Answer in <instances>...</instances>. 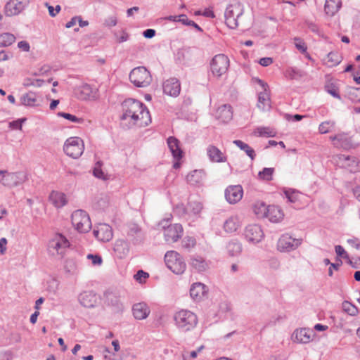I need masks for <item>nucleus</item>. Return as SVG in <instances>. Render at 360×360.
<instances>
[{"label":"nucleus","mask_w":360,"mask_h":360,"mask_svg":"<svg viewBox=\"0 0 360 360\" xmlns=\"http://www.w3.org/2000/svg\"><path fill=\"white\" fill-rule=\"evenodd\" d=\"M122 121H128V127L136 125L139 127L148 126L151 117L147 107L141 101L127 98L122 103Z\"/></svg>","instance_id":"obj_1"},{"label":"nucleus","mask_w":360,"mask_h":360,"mask_svg":"<svg viewBox=\"0 0 360 360\" xmlns=\"http://www.w3.org/2000/svg\"><path fill=\"white\" fill-rule=\"evenodd\" d=\"M174 320L177 328L184 333L193 330L198 324L196 314L187 309L176 311L174 315Z\"/></svg>","instance_id":"obj_2"},{"label":"nucleus","mask_w":360,"mask_h":360,"mask_svg":"<svg viewBox=\"0 0 360 360\" xmlns=\"http://www.w3.org/2000/svg\"><path fill=\"white\" fill-rule=\"evenodd\" d=\"M244 12L243 5L240 2H234L226 7L224 13L225 22L231 29L238 27V20Z\"/></svg>","instance_id":"obj_3"},{"label":"nucleus","mask_w":360,"mask_h":360,"mask_svg":"<svg viewBox=\"0 0 360 360\" xmlns=\"http://www.w3.org/2000/svg\"><path fill=\"white\" fill-rule=\"evenodd\" d=\"M129 79L137 87H146L151 83L152 77L145 67H137L131 71Z\"/></svg>","instance_id":"obj_4"},{"label":"nucleus","mask_w":360,"mask_h":360,"mask_svg":"<svg viewBox=\"0 0 360 360\" xmlns=\"http://www.w3.org/2000/svg\"><path fill=\"white\" fill-rule=\"evenodd\" d=\"M72 224L80 233L89 232L91 228V222L89 214L82 210L75 211L71 216Z\"/></svg>","instance_id":"obj_5"},{"label":"nucleus","mask_w":360,"mask_h":360,"mask_svg":"<svg viewBox=\"0 0 360 360\" xmlns=\"http://www.w3.org/2000/svg\"><path fill=\"white\" fill-rule=\"evenodd\" d=\"M169 219H165L159 224V226L164 229L165 239L167 243L176 242L182 236L183 227L179 224L167 225Z\"/></svg>","instance_id":"obj_6"},{"label":"nucleus","mask_w":360,"mask_h":360,"mask_svg":"<svg viewBox=\"0 0 360 360\" xmlns=\"http://www.w3.org/2000/svg\"><path fill=\"white\" fill-rule=\"evenodd\" d=\"M83 141L79 137H70L66 140L63 146L65 154L72 158H78L84 152Z\"/></svg>","instance_id":"obj_7"},{"label":"nucleus","mask_w":360,"mask_h":360,"mask_svg":"<svg viewBox=\"0 0 360 360\" xmlns=\"http://www.w3.org/2000/svg\"><path fill=\"white\" fill-rule=\"evenodd\" d=\"M69 246L68 240L62 234H57L49 241V250L52 255L57 254L63 257Z\"/></svg>","instance_id":"obj_8"},{"label":"nucleus","mask_w":360,"mask_h":360,"mask_svg":"<svg viewBox=\"0 0 360 360\" xmlns=\"http://www.w3.org/2000/svg\"><path fill=\"white\" fill-rule=\"evenodd\" d=\"M210 67L213 75L220 77L227 72L229 67V59L224 54L216 55L211 61Z\"/></svg>","instance_id":"obj_9"},{"label":"nucleus","mask_w":360,"mask_h":360,"mask_svg":"<svg viewBox=\"0 0 360 360\" xmlns=\"http://www.w3.org/2000/svg\"><path fill=\"white\" fill-rule=\"evenodd\" d=\"M302 243V238H294L288 233H285L279 238L277 243V249L280 252H289L296 250Z\"/></svg>","instance_id":"obj_10"},{"label":"nucleus","mask_w":360,"mask_h":360,"mask_svg":"<svg viewBox=\"0 0 360 360\" xmlns=\"http://www.w3.org/2000/svg\"><path fill=\"white\" fill-rule=\"evenodd\" d=\"M164 259L169 270H183L186 268L183 257L176 251L167 252Z\"/></svg>","instance_id":"obj_11"},{"label":"nucleus","mask_w":360,"mask_h":360,"mask_svg":"<svg viewBox=\"0 0 360 360\" xmlns=\"http://www.w3.org/2000/svg\"><path fill=\"white\" fill-rule=\"evenodd\" d=\"M257 82L262 86V91L258 94L257 107L263 111L269 110L271 108V100L268 84L262 79L257 78Z\"/></svg>","instance_id":"obj_12"},{"label":"nucleus","mask_w":360,"mask_h":360,"mask_svg":"<svg viewBox=\"0 0 360 360\" xmlns=\"http://www.w3.org/2000/svg\"><path fill=\"white\" fill-rule=\"evenodd\" d=\"M27 180V174L24 172H8L1 179V184L7 187H15L22 184Z\"/></svg>","instance_id":"obj_13"},{"label":"nucleus","mask_w":360,"mask_h":360,"mask_svg":"<svg viewBox=\"0 0 360 360\" xmlns=\"http://www.w3.org/2000/svg\"><path fill=\"white\" fill-rule=\"evenodd\" d=\"M28 4L29 0H10L5 6V15L6 16L16 15L21 13Z\"/></svg>","instance_id":"obj_14"},{"label":"nucleus","mask_w":360,"mask_h":360,"mask_svg":"<svg viewBox=\"0 0 360 360\" xmlns=\"http://www.w3.org/2000/svg\"><path fill=\"white\" fill-rule=\"evenodd\" d=\"M244 236L248 241L257 243L263 238L264 233L260 226L250 224L245 227Z\"/></svg>","instance_id":"obj_15"},{"label":"nucleus","mask_w":360,"mask_h":360,"mask_svg":"<svg viewBox=\"0 0 360 360\" xmlns=\"http://www.w3.org/2000/svg\"><path fill=\"white\" fill-rule=\"evenodd\" d=\"M94 236L101 241L108 242L112 238V229L107 224H99L94 229Z\"/></svg>","instance_id":"obj_16"},{"label":"nucleus","mask_w":360,"mask_h":360,"mask_svg":"<svg viewBox=\"0 0 360 360\" xmlns=\"http://www.w3.org/2000/svg\"><path fill=\"white\" fill-rule=\"evenodd\" d=\"M335 147L349 150L354 148V143L347 134H338L330 137Z\"/></svg>","instance_id":"obj_17"},{"label":"nucleus","mask_w":360,"mask_h":360,"mask_svg":"<svg viewBox=\"0 0 360 360\" xmlns=\"http://www.w3.org/2000/svg\"><path fill=\"white\" fill-rule=\"evenodd\" d=\"M243 194V188L240 185L229 186L225 190V198L230 204H235L240 200Z\"/></svg>","instance_id":"obj_18"},{"label":"nucleus","mask_w":360,"mask_h":360,"mask_svg":"<svg viewBox=\"0 0 360 360\" xmlns=\"http://www.w3.org/2000/svg\"><path fill=\"white\" fill-rule=\"evenodd\" d=\"M75 94L79 99L91 100L95 98L96 91L89 84H82L75 89Z\"/></svg>","instance_id":"obj_19"},{"label":"nucleus","mask_w":360,"mask_h":360,"mask_svg":"<svg viewBox=\"0 0 360 360\" xmlns=\"http://www.w3.org/2000/svg\"><path fill=\"white\" fill-rule=\"evenodd\" d=\"M163 91L171 96H177L181 91L180 82L176 78H170L163 83Z\"/></svg>","instance_id":"obj_20"},{"label":"nucleus","mask_w":360,"mask_h":360,"mask_svg":"<svg viewBox=\"0 0 360 360\" xmlns=\"http://www.w3.org/2000/svg\"><path fill=\"white\" fill-rule=\"evenodd\" d=\"M98 300L96 294L93 291H84L79 295L78 301L84 307H94Z\"/></svg>","instance_id":"obj_21"},{"label":"nucleus","mask_w":360,"mask_h":360,"mask_svg":"<svg viewBox=\"0 0 360 360\" xmlns=\"http://www.w3.org/2000/svg\"><path fill=\"white\" fill-rule=\"evenodd\" d=\"M339 160L342 163V166L347 167L351 172L355 173L360 171V162L356 158L340 155Z\"/></svg>","instance_id":"obj_22"},{"label":"nucleus","mask_w":360,"mask_h":360,"mask_svg":"<svg viewBox=\"0 0 360 360\" xmlns=\"http://www.w3.org/2000/svg\"><path fill=\"white\" fill-rule=\"evenodd\" d=\"M266 217L268 219L273 223H278L281 221L284 217V213L282 209L276 205H269L266 210Z\"/></svg>","instance_id":"obj_23"},{"label":"nucleus","mask_w":360,"mask_h":360,"mask_svg":"<svg viewBox=\"0 0 360 360\" xmlns=\"http://www.w3.org/2000/svg\"><path fill=\"white\" fill-rule=\"evenodd\" d=\"M132 311L136 319L143 320L148 316L150 310L146 303L139 302L133 305Z\"/></svg>","instance_id":"obj_24"},{"label":"nucleus","mask_w":360,"mask_h":360,"mask_svg":"<svg viewBox=\"0 0 360 360\" xmlns=\"http://www.w3.org/2000/svg\"><path fill=\"white\" fill-rule=\"evenodd\" d=\"M312 333L313 331L309 329L301 328L294 331L292 338L295 342L306 344L311 341Z\"/></svg>","instance_id":"obj_25"},{"label":"nucleus","mask_w":360,"mask_h":360,"mask_svg":"<svg viewBox=\"0 0 360 360\" xmlns=\"http://www.w3.org/2000/svg\"><path fill=\"white\" fill-rule=\"evenodd\" d=\"M217 118L224 123H226L232 120V108L229 104H224L219 107L216 112Z\"/></svg>","instance_id":"obj_26"},{"label":"nucleus","mask_w":360,"mask_h":360,"mask_svg":"<svg viewBox=\"0 0 360 360\" xmlns=\"http://www.w3.org/2000/svg\"><path fill=\"white\" fill-rule=\"evenodd\" d=\"M207 154L213 162H224L227 160L226 157L223 153L216 146L210 145L207 148Z\"/></svg>","instance_id":"obj_27"},{"label":"nucleus","mask_w":360,"mask_h":360,"mask_svg":"<svg viewBox=\"0 0 360 360\" xmlns=\"http://www.w3.org/2000/svg\"><path fill=\"white\" fill-rule=\"evenodd\" d=\"M114 251L118 257L123 258L129 253V245L124 240H117L114 245Z\"/></svg>","instance_id":"obj_28"},{"label":"nucleus","mask_w":360,"mask_h":360,"mask_svg":"<svg viewBox=\"0 0 360 360\" xmlns=\"http://www.w3.org/2000/svg\"><path fill=\"white\" fill-rule=\"evenodd\" d=\"M167 144L172 155L176 160H180L182 158V150L179 147V141L174 136H170L167 139Z\"/></svg>","instance_id":"obj_29"},{"label":"nucleus","mask_w":360,"mask_h":360,"mask_svg":"<svg viewBox=\"0 0 360 360\" xmlns=\"http://www.w3.org/2000/svg\"><path fill=\"white\" fill-rule=\"evenodd\" d=\"M206 286L201 283H193L190 288V295L195 301L201 300L202 297L206 292Z\"/></svg>","instance_id":"obj_30"},{"label":"nucleus","mask_w":360,"mask_h":360,"mask_svg":"<svg viewBox=\"0 0 360 360\" xmlns=\"http://www.w3.org/2000/svg\"><path fill=\"white\" fill-rule=\"evenodd\" d=\"M188 217H200L203 209L202 203L197 200H190L187 203Z\"/></svg>","instance_id":"obj_31"},{"label":"nucleus","mask_w":360,"mask_h":360,"mask_svg":"<svg viewBox=\"0 0 360 360\" xmlns=\"http://www.w3.org/2000/svg\"><path fill=\"white\" fill-rule=\"evenodd\" d=\"M341 0H326L324 11L328 15H334L340 8Z\"/></svg>","instance_id":"obj_32"},{"label":"nucleus","mask_w":360,"mask_h":360,"mask_svg":"<svg viewBox=\"0 0 360 360\" xmlns=\"http://www.w3.org/2000/svg\"><path fill=\"white\" fill-rule=\"evenodd\" d=\"M189 264L191 267L198 270H205L210 268L208 262L199 255L192 256L190 259Z\"/></svg>","instance_id":"obj_33"},{"label":"nucleus","mask_w":360,"mask_h":360,"mask_svg":"<svg viewBox=\"0 0 360 360\" xmlns=\"http://www.w3.org/2000/svg\"><path fill=\"white\" fill-rule=\"evenodd\" d=\"M49 200L56 207H62L67 203L65 195L58 191H52Z\"/></svg>","instance_id":"obj_34"},{"label":"nucleus","mask_w":360,"mask_h":360,"mask_svg":"<svg viewBox=\"0 0 360 360\" xmlns=\"http://www.w3.org/2000/svg\"><path fill=\"white\" fill-rule=\"evenodd\" d=\"M129 237H133L134 243H139L142 239V232L141 228L136 224L129 225L127 232Z\"/></svg>","instance_id":"obj_35"},{"label":"nucleus","mask_w":360,"mask_h":360,"mask_svg":"<svg viewBox=\"0 0 360 360\" xmlns=\"http://www.w3.org/2000/svg\"><path fill=\"white\" fill-rule=\"evenodd\" d=\"M104 296L108 304L118 306L120 304V295L117 290H108L105 292Z\"/></svg>","instance_id":"obj_36"},{"label":"nucleus","mask_w":360,"mask_h":360,"mask_svg":"<svg viewBox=\"0 0 360 360\" xmlns=\"http://www.w3.org/2000/svg\"><path fill=\"white\" fill-rule=\"evenodd\" d=\"M238 219L236 217H231L224 224V231L227 233H233L239 227Z\"/></svg>","instance_id":"obj_37"},{"label":"nucleus","mask_w":360,"mask_h":360,"mask_svg":"<svg viewBox=\"0 0 360 360\" xmlns=\"http://www.w3.org/2000/svg\"><path fill=\"white\" fill-rule=\"evenodd\" d=\"M226 248L231 256H236L241 252L242 245L238 241L232 240L228 243Z\"/></svg>","instance_id":"obj_38"},{"label":"nucleus","mask_w":360,"mask_h":360,"mask_svg":"<svg viewBox=\"0 0 360 360\" xmlns=\"http://www.w3.org/2000/svg\"><path fill=\"white\" fill-rule=\"evenodd\" d=\"M268 208L269 205L263 202H257L253 205L254 212L258 218H266Z\"/></svg>","instance_id":"obj_39"},{"label":"nucleus","mask_w":360,"mask_h":360,"mask_svg":"<svg viewBox=\"0 0 360 360\" xmlns=\"http://www.w3.org/2000/svg\"><path fill=\"white\" fill-rule=\"evenodd\" d=\"M233 143L236 145L240 149L245 151L247 155H248L252 160H255L256 153L254 149L252 148L248 144L240 140H235Z\"/></svg>","instance_id":"obj_40"},{"label":"nucleus","mask_w":360,"mask_h":360,"mask_svg":"<svg viewBox=\"0 0 360 360\" xmlns=\"http://www.w3.org/2000/svg\"><path fill=\"white\" fill-rule=\"evenodd\" d=\"M186 180L191 185L198 184L202 181V173L201 171L194 170L187 175Z\"/></svg>","instance_id":"obj_41"},{"label":"nucleus","mask_w":360,"mask_h":360,"mask_svg":"<svg viewBox=\"0 0 360 360\" xmlns=\"http://www.w3.org/2000/svg\"><path fill=\"white\" fill-rule=\"evenodd\" d=\"M15 41V37L8 32L0 34V47H6L11 45Z\"/></svg>","instance_id":"obj_42"},{"label":"nucleus","mask_w":360,"mask_h":360,"mask_svg":"<svg viewBox=\"0 0 360 360\" xmlns=\"http://www.w3.org/2000/svg\"><path fill=\"white\" fill-rule=\"evenodd\" d=\"M22 105L33 106L37 101V96L34 92L30 91L22 96L20 98Z\"/></svg>","instance_id":"obj_43"},{"label":"nucleus","mask_w":360,"mask_h":360,"mask_svg":"<svg viewBox=\"0 0 360 360\" xmlns=\"http://www.w3.org/2000/svg\"><path fill=\"white\" fill-rule=\"evenodd\" d=\"M342 307L345 312L352 316H356L359 312V309L354 304L347 300L342 302Z\"/></svg>","instance_id":"obj_44"},{"label":"nucleus","mask_w":360,"mask_h":360,"mask_svg":"<svg viewBox=\"0 0 360 360\" xmlns=\"http://www.w3.org/2000/svg\"><path fill=\"white\" fill-rule=\"evenodd\" d=\"M286 73L290 79L297 80L306 76V72L304 71L296 68H290L287 70Z\"/></svg>","instance_id":"obj_45"},{"label":"nucleus","mask_w":360,"mask_h":360,"mask_svg":"<svg viewBox=\"0 0 360 360\" xmlns=\"http://www.w3.org/2000/svg\"><path fill=\"white\" fill-rule=\"evenodd\" d=\"M174 213L179 217L186 218L188 217L187 205L185 206L183 203L176 205L174 208Z\"/></svg>","instance_id":"obj_46"},{"label":"nucleus","mask_w":360,"mask_h":360,"mask_svg":"<svg viewBox=\"0 0 360 360\" xmlns=\"http://www.w3.org/2000/svg\"><path fill=\"white\" fill-rule=\"evenodd\" d=\"M335 123L333 121L323 122L319 127V131L321 134H326L335 127Z\"/></svg>","instance_id":"obj_47"},{"label":"nucleus","mask_w":360,"mask_h":360,"mask_svg":"<svg viewBox=\"0 0 360 360\" xmlns=\"http://www.w3.org/2000/svg\"><path fill=\"white\" fill-rule=\"evenodd\" d=\"M58 115L59 117H63V118L68 120L75 123H83L84 122V119L79 118L77 116L70 114V113H68V112H60L58 113Z\"/></svg>","instance_id":"obj_48"},{"label":"nucleus","mask_w":360,"mask_h":360,"mask_svg":"<svg viewBox=\"0 0 360 360\" xmlns=\"http://www.w3.org/2000/svg\"><path fill=\"white\" fill-rule=\"evenodd\" d=\"M196 244L195 238L191 236L185 237L181 241L182 248L190 250L193 248Z\"/></svg>","instance_id":"obj_49"},{"label":"nucleus","mask_w":360,"mask_h":360,"mask_svg":"<svg viewBox=\"0 0 360 360\" xmlns=\"http://www.w3.org/2000/svg\"><path fill=\"white\" fill-rule=\"evenodd\" d=\"M274 172V168H264L262 171L259 172V176L261 179L266 181L272 179V175Z\"/></svg>","instance_id":"obj_50"},{"label":"nucleus","mask_w":360,"mask_h":360,"mask_svg":"<svg viewBox=\"0 0 360 360\" xmlns=\"http://www.w3.org/2000/svg\"><path fill=\"white\" fill-rule=\"evenodd\" d=\"M326 91L334 98L341 100V96L338 93V88L333 84H328L325 86Z\"/></svg>","instance_id":"obj_51"},{"label":"nucleus","mask_w":360,"mask_h":360,"mask_svg":"<svg viewBox=\"0 0 360 360\" xmlns=\"http://www.w3.org/2000/svg\"><path fill=\"white\" fill-rule=\"evenodd\" d=\"M348 97L353 103H360V88L352 89L349 92Z\"/></svg>","instance_id":"obj_52"},{"label":"nucleus","mask_w":360,"mask_h":360,"mask_svg":"<svg viewBox=\"0 0 360 360\" xmlns=\"http://www.w3.org/2000/svg\"><path fill=\"white\" fill-rule=\"evenodd\" d=\"M285 195L290 202H295L298 200L300 193L294 190H287L285 191Z\"/></svg>","instance_id":"obj_53"},{"label":"nucleus","mask_w":360,"mask_h":360,"mask_svg":"<svg viewBox=\"0 0 360 360\" xmlns=\"http://www.w3.org/2000/svg\"><path fill=\"white\" fill-rule=\"evenodd\" d=\"M327 58L328 62L330 63V65L331 66L337 65L340 63V56L337 53L330 52L327 55Z\"/></svg>","instance_id":"obj_54"},{"label":"nucleus","mask_w":360,"mask_h":360,"mask_svg":"<svg viewBox=\"0 0 360 360\" xmlns=\"http://www.w3.org/2000/svg\"><path fill=\"white\" fill-rule=\"evenodd\" d=\"M148 278H149L148 271H136V274L134 275V278L139 283H145Z\"/></svg>","instance_id":"obj_55"},{"label":"nucleus","mask_w":360,"mask_h":360,"mask_svg":"<svg viewBox=\"0 0 360 360\" xmlns=\"http://www.w3.org/2000/svg\"><path fill=\"white\" fill-rule=\"evenodd\" d=\"M86 259L90 260L94 266H101L103 262L102 257L99 255L89 254L86 256Z\"/></svg>","instance_id":"obj_56"},{"label":"nucleus","mask_w":360,"mask_h":360,"mask_svg":"<svg viewBox=\"0 0 360 360\" xmlns=\"http://www.w3.org/2000/svg\"><path fill=\"white\" fill-rule=\"evenodd\" d=\"M335 252L338 255V257H340L345 260V262H347V260L349 258V255L347 252L345 250L342 246L341 245H335Z\"/></svg>","instance_id":"obj_57"},{"label":"nucleus","mask_w":360,"mask_h":360,"mask_svg":"<svg viewBox=\"0 0 360 360\" xmlns=\"http://www.w3.org/2000/svg\"><path fill=\"white\" fill-rule=\"evenodd\" d=\"M295 45L296 49L299 50L302 53H306L307 46L303 40L300 38H295Z\"/></svg>","instance_id":"obj_58"},{"label":"nucleus","mask_w":360,"mask_h":360,"mask_svg":"<svg viewBox=\"0 0 360 360\" xmlns=\"http://www.w3.org/2000/svg\"><path fill=\"white\" fill-rule=\"evenodd\" d=\"M101 163L100 162H98L96 164V167L94 169L93 174L94 175L101 179H105V176L104 174V172L102 171L101 168Z\"/></svg>","instance_id":"obj_59"},{"label":"nucleus","mask_w":360,"mask_h":360,"mask_svg":"<svg viewBox=\"0 0 360 360\" xmlns=\"http://www.w3.org/2000/svg\"><path fill=\"white\" fill-rule=\"evenodd\" d=\"M115 37H116V41L118 43L127 41L129 38V34L125 30H122L120 35L118 33H115Z\"/></svg>","instance_id":"obj_60"},{"label":"nucleus","mask_w":360,"mask_h":360,"mask_svg":"<svg viewBox=\"0 0 360 360\" xmlns=\"http://www.w3.org/2000/svg\"><path fill=\"white\" fill-rule=\"evenodd\" d=\"M117 23V18L115 15L109 16L105 19L103 25L105 27H114Z\"/></svg>","instance_id":"obj_61"},{"label":"nucleus","mask_w":360,"mask_h":360,"mask_svg":"<svg viewBox=\"0 0 360 360\" xmlns=\"http://www.w3.org/2000/svg\"><path fill=\"white\" fill-rule=\"evenodd\" d=\"M347 263L349 264L352 268L360 269V257H349Z\"/></svg>","instance_id":"obj_62"},{"label":"nucleus","mask_w":360,"mask_h":360,"mask_svg":"<svg viewBox=\"0 0 360 360\" xmlns=\"http://www.w3.org/2000/svg\"><path fill=\"white\" fill-rule=\"evenodd\" d=\"M26 120L25 118L18 119L17 120L9 122V127L13 129H21L22 124Z\"/></svg>","instance_id":"obj_63"},{"label":"nucleus","mask_w":360,"mask_h":360,"mask_svg":"<svg viewBox=\"0 0 360 360\" xmlns=\"http://www.w3.org/2000/svg\"><path fill=\"white\" fill-rule=\"evenodd\" d=\"M304 24H305L306 27L309 30H310L311 32L319 34V26L315 22L307 20H305Z\"/></svg>","instance_id":"obj_64"}]
</instances>
